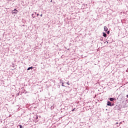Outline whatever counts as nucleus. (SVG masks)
Here are the masks:
<instances>
[{
	"instance_id": "obj_4",
	"label": "nucleus",
	"mask_w": 128,
	"mask_h": 128,
	"mask_svg": "<svg viewBox=\"0 0 128 128\" xmlns=\"http://www.w3.org/2000/svg\"><path fill=\"white\" fill-rule=\"evenodd\" d=\"M104 32H108V27H106V26H104Z\"/></svg>"
},
{
	"instance_id": "obj_20",
	"label": "nucleus",
	"mask_w": 128,
	"mask_h": 128,
	"mask_svg": "<svg viewBox=\"0 0 128 128\" xmlns=\"http://www.w3.org/2000/svg\"><path fill=\"white\" fill-rule=\"evenodd\" d=\"M127 98H128V95L126 96Z\"/></svg>"
},
{
	"instance_id": "obj_2",
	"label": "nucleus",
	"mask_w": 128,
	"mask_h": 128,
	"mask_svg": "<svg viewBox=\"0 0 128 128\" xmlns=\"http://www.w3.org/2000/svg\"><path fill=\"white\" fill-rule=\"evenodd\" d=\"M107 106H114V102H112L110 101L107 102Z\"/></svg>"
},
{
	"instance_id": "obj_17",
	"label": "nucleus",
	"mask_w": 128,
	"mask_h": 128,
	"mask_svg": "<svg viewBox=\"0 0 128 128\" xmlns=\"http://www.w3.org/2000/svg\"><path fill=\"white\" fill-rule=\"evenodd\" d=\"M62 86H64V83H62Z\"/></svg>"
},
{
	"instance_id": "obj_6",
	"label": "nucleus",
	"mask_w": 128,
	"mask_h": 128,
	"mask_svg": "<svg viewBox=\"0 0 128 128\" xmlns=\"http://www.w3.org/2000/svg\"><path fill=\"white\" fill-rule=\"evenodd\" d=\"M114 100H116V98H110V102H114Z\"/></svg>"
},
{
	"instance_id": "obj_14",
	"label": "nucleus",
	"mask_w": 128,
	"mask_h": 128,
	"mask_svg": "<svg viewBox=\"0 0 128 128\" xmlns=\"http://www.w3.org/2000/svg\"><path fill=\"white\" fill-rule=\"evenodd\" d=\"M32 16L34 18V14H32Z\"/></svg>"
},
{
	"instance_id": "obj_3",
	"label": "nucleus",
	"mask_w": 128,
	"mask_h": 128,
	"mask_svg": "<svg viewBox=\"0 0 128 128\" xmlns=\"http://www.w3.org/2000/svg\"><path fill=\"white\" fill-rule=\"evenodd\" d=\"M12 12L13 14H18V10H16V9H14L12 10Z\"/></svg>"
},
{
	"instance_id": "obj_11",
	"label": "nucleus",
	"mask_w": 128,
	"mask_h": 128,
	"mask_svg": "<svg viewBox=\"0 0 128 128\" xmlns=\"http://www.w3.org/2000/svg\"><path fill=\"white\" fill-rule=\"evenodd\" d=\"M106 34H110V30L107 31Z\"/></svg>"
},
{
	"instance_id": "obj_12",
	"label": "nucleus",
	"mask_w": 128,
	"mask_h": 128,
	"mask_svg": "<svg viewBox=\"0 0 128 128\" xmlns=\"http://www.w3.org/2000/svg\"><path fill=\"white\" fill-rule=\"evenodd\" d=\"M19 126L20 128H22V125H20Z\"/></svg>"
},
{
	"instance_id": "obj_8",
	"label": "nucleus",
	"mask_w": 128,
	"mask_h": 128,
	"mask_svg": "<svg viewBox=\"0 0 128 128\" xmlns=\"http://www.w3.org/2000/svg\"><path fill=\"white\" fill-rule=\"evenodd\" d=\"M103 36L106 38V32H103Z\"/></svg>"
},
{
	"instance_id": "obj_7",
	"label": "nucleus",
	"mask_w": 128,
	"mask_h": 128,
	"mask_svg": "<svg viewBox=\"0 0 128 128\" xmlns=\"http://www.w3.org/2000/svg\"><path fill=\"white\" fill-rule=\"evenodd\" d=\"M32 68H34V67H32V66L29 67V68H28L27 69V70H32Z\"/></svg>"
},
{
	"instance_id": "obj_10",
	"label": "nucleus",
	"mask_w": 128,
	"mask_h": 128,
	"mask_svg": "<svg viewBox=\"0 0 128 128\" xmlns=\"http://www.w3.org/2000/svg\"><path fill=\"white\" fill-rule=\"evenodd\" d=\"M54 106H51V107H50V110H54Z\"/></svg>"
},
{
	"instance_id": "obj_21",
	"label": "nucleus",
	"mask_w": 128,
	"mask_h": 128,
	"mask_svg": "<svg viewBox=\"0 0 128 128\" xmlns=\"http://www.w3.org/2000/svg\"><path fill=\"white\" fill-rule=\"evenodd\" d=\"M118 124V122L116 123V124Z\"/></svg>"
},
{
	"instance_id": "obj_5",
	"label": "nucleus",
	"mask_w": 128,
	"mask_h": 128,
	"mask_svg": "<svg viewBox=\"0 0 128 128\" xmlns=\"http://www.w3.org/2000/svg\"><path fill=\"white\" fill-rule=\"evenodd\" d=\"M34 118L36 120H38V115L37 114L36 115H34Z\"/></svg>"
},
{
	"instance_id": "obj_18",
	"label": "nucleus",
	"mask_w": 128,
	"mask_h": 128,
	"mask_svg": "<svg viewBox=\"0 0 128 128\" xmlns=\"http://www.w3.org/2000/svg\"><path fill=\"white\" fill-rule=\"evenodd\" d=\"M52 2V0H50V2Z\"/></svg>"
},
{
	"instance_id": "obj_1",
	"label": "nucleus",
	"mask_w": 128,
	"mask_h": 128,
	"mask_svg": "<svg viewBox=\"0 0 128 128\" xmlns=\"http://www.w3.org/2000/svg\"><path fill=\"white\" fill-rule=\"evenodd\" d=\"M120 108H122V106H120V105H116L114 107V109L116 110H120Z\"/></svg>"
},
{
	"instance_id": "obj_13",
	"label": "nucleus",
	"mask_w": 128,
	"mask_h": 128,
	"mask_svg": "<svg viewBox=\"0 0 128 128\" xmlns=\"http://www.w3.org/2000/svg\"><path fill=\"white\" fill-rule=\"evenodd\" d=\"M76 110V108H74V109H72V112L74 111V110Z\"/></svg>"
},
{
	"instance_id": "obj_9",
	"label": "nucleus",
	"mask_w": 128,
	"mask_h": 128,
	"mask_svg": "<svg viewBox=\"0 0 128 128\" xmlns=\"http://www.w3.org/2000/svg\"><path fill=\"white\" fill-rule=\"evenodd\" d=\"M50 82H54H54H56V80H50Z\"/></svg>"
},
{
	"instance_id": "obj_19",
	"label": "nucleus",
	"mask_w": 128,
	"mask_h": 128,
	"mask_svg": "<svg viewBox=\"0 0 128 128\" xmlns=\"http://www.w3.org/2000/svg\"><path fill=\"white\" fill-rule=\"evenodd\" d=\"M38 15H39L38 14H37V16H38Z\"/></svg>"
},
{
	"instance_id": "obj_15",
	"label": "nucleus",
	"mask_w": 128,
	"mask_h": 128,
	"mask_svg": "<svg viewBox=\"0 0 128 128\" xmlns=\"http://www.w3.org/2000/svg\"><path fill=\"white\" fill-rule=\"evenodd\" d=\"M67 84H68V86H70V84L68 83V82Z\"/></svg>"
},
{
	"instance_id": "obj_16",
	"label": "nucleus",
	"mask_w": 128,
	"mask_h": 128,
	"mask_svg": "<svg viewBox=\"0 0 128 128\" xmlns=\"http://www.w3.org/2000/svg\"><path fill=\"white\" fill-rule=\"evenodd\" d=\"M40 16H42V14H41L40 15Z\"/></svg>"
}]
</instances>
